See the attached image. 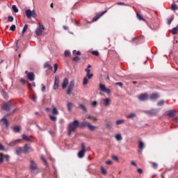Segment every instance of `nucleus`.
I'll return each mask as SVG.
<instances>
[{
  "label": "nucleus",
  "instance_id": "f257e3e1",
  "mask_svg": "<svg viewBox=\"0 0 178 178\" xmlns=\"http://www.w3.org/2000/svg\"><path fill=\"white\" fill-rule=\"evenodd\" d=\"M79 127H81V129H83L84 127H88L89 129V130H90V131H94V130H95V129H97V127L91 124V123H90L87 121H83V122H80Z\"/></svg>",
  "mask_w": 178,
  "mask_h": 178
},
{
  "label": "nucleus",
  "instance_id": "f03ea898",
  "mask_svg": "<svg viewBox=\"0 0 178 178\" xmlns=\"http://www.w3.org/2000/svg\"><path fill=\"white\" fill-rule=\"evenodd\" d=\"M29 168L31 170L35 173V175H37L40 172V169H38V166L37 165V163L33 160L30 161V165Z\"/></svg>",
  "mask_w": 178,
  "mask_h": 178
},
{
  "label": "nucleus",
  "instance_id": "7ed1b4c3",
  "mask_svg": "<svg viewBox=\"0 0 178 178\" xmlns=\"http://www.w3.org/2000/svg\"><path fill=\"white\" fill-rule=\"evenodd\" d=\"M79 124L80 122L79 120H75L68 124L67 129H69L70 131H74L77 129L78 126H80Z\"/></svg>",
  "mask_w": 178,
  "mask_h": 178
},
{
  "label": "nucleus",
  "instance_id": "20e7f679",
  "mask_svg": "<svg viewBox=\"0 0 178 178\" xmlns=\"http://www.w3.org/2000/svg\"><path fill=\"white\" fill-rule=\"evenodd\" d=\"M25 15L28 19H30L31 17H33L34 19H35V17H37V14L35 13V11L34 10H33L32 11L31 10L29 9L26 10Z\"/></svg>",
  "mask_w": 178,
  "mask_h": 178
},
{
  "label": "nucleus",
  "instance_id": "39448f33",
  "mask_svg": "<svg viewBox=\"0 0 178 178\" xmlns=\"http://www.w3.org/2000/svg\"><path fill=\"white\" fill-rule=\"evenodd\" d=\"M159 112V109H152L148 111H143V113H146V115H149V116H155L156 113Z\"/></svg>",
  "mask_w": 178,
  "mask_h": 178
},
{
  "label": "nucleus",
  "instance_id": "423d86ee",
  "mask_svg": "<svg viewBox=\"0 0 178 178\" xmlns=\"http://www.w3.org/2000/svg\"><path fill=\"white\" fill-rule=\"evenodd\" d=\"M39 27L36 29L35 30V34L36 35H41L42 34V31L45 30V27H44V25L38 23Z\"/></svg>",
  "mask_w": 178,
  "mask_h": 178
},
{
  "label": "nucleus",
  "instance_id": "0eeeda50",
  "mask_svg": "<svg viewBox=\"0 0 178 178\" xmlns=\"http://www.w3.org/2000/svg\"><path fill=\"white\" fill-rule=\"evenodd\" d=\"M73 90H74V81H71L67 90V95H72Z\"/></svg>",
  "mask_w": 178,
  "mask_h": 178
},
{
  "label": "nucleus",
  "instance_id": "6e6552de",
  "mask_svg": "<svg viewBox=\"0 0 178 178\" xmlns=\"http://www.w3.org/2000/svg\"><path fill=\"white\" fill-rule=\"evenodd\" d=\"M25 74H26L27 79L28 80H30V81H34V80H35V75L34 74V72L25 71Z\"/></svg>",
  "mask_w": 178,
  "mask_h": 178
},
{
  "label": "nucleus",
  "instance_id": "1a4fd4ad",
  "mask_svg": "<svg viewBox=\"0 0 178 178\" xmlns=\"http://www.w3.org/2000/svg\"><path fill=\"white\" fill-rule=\"evenodd\" d=\"M23 154H27V152H33V148H31V146L26 144L24 145V147L22 148Z\"/></svg>",
  "mask_w": 178,
  "mask_h": 178
},
{
  "label": "nucleus",
  "instance_id": "9d476101",
  "mask_svg": "<svg viewBox=\"0 0 178 178\" xmlns=\"http://www.w3.org/2000/svg\"><path fill=\"white\" fill-rule=\"evenodd\" d=\"M59 76H56L54 79V90H58L59 88Z\"/></svg>",
  "mask_w": 178,
  "mask_h": 178
},
{
  "label": "nucleus",
  "instance_id": "9b49d317",
  "mask_svg": "<svg viewBox=\"0 0 178 178\" xmlns=\"http://www.w3.org/2000/svg\"><path fill=\"white\" fill-rule=\"evenodd\" d=\"M11 106H12V104L10 102H7V103H5L1 108L3 111H6V112H9V111H10Z\"/></svg>",
  "mask_w": 178,
  "mask_h": 178
},
{
  "label": "nucleus",
  "instance_id": "f8f14e48",
  "mask_svg": "<svg viewBox=\"0 0 178 178\" xmlns=\"http://www.w3.org/2000/svg\"><path fill=\"white\" fill-rule=\"evenodd\" d=\"M106 12H108V10H106L105 11H103V12L97 14L95 17H93L92 22H97V20H98V19H99V17H102V16H104V15H105V13H106Z\"/></svg>",
  "mask_w": 178,
  "mask_h": 178
},
{
  "label": "nucleus",
  "instance_id": "ddd939ff",
  "mask_svg": "<svg viewBox=\"0 0 178 178\" xmlns=\"http://www.w3.org/2000/svg\"><path fill=\"white\" fill-rule=\"evenodd\" d=\"M138 99L139 101H141L143 102H144V101H147V99H148V94L147 93L141 94L140 95H139Z\"/></svg>",
  "mask_w": 178,
  "mask_h": 178
},
{
  "label": "nucleus",
  "instance_id": "4468645a",
  "mask_svg": "<svg viewBox=\"0 0 178 178\" xmlns=\"http://www.w3.org/2000/svg\"><path fill=\"white\" fill-rule=\"evenodd\" d=\"M68 84H69V79L67 78H65L62 83L63 90H65V88L67 87Z\"/></svg>",
  "mask_w": 178,
  "mask_h": 178
},
{
  "label": "nucleus",
  "instance_id": "2eb2a0df",
  "mask_svg": "<svg viewBox=\"0 0 178 178\" xmlns=\"http://www.w3.org/2000/svg\"><path fill=\"white\" fill-rule=\"evenodd\" d=\"M74 104L72 102H68L67 104V108L68 112H72V109H73Z\"/></svg>",
  "mask_w": 178,
  "mask_h": 178
},
{
  "label": "nucleus",
  "instance_id": "dca6fc26",
  "mask_svg": "<svg viewBox=\"0 0 178 178\" xmlns=\"http://www.w3.org/2000/svg\"><path fill=\"white\" fill-rule=\"evenodd\" d=\"M86 154V151L84 149H81L78 152V158H84V154Z\"/></svg>",
  "mask_w": 178,
  "mask_h": 178
},
{
  "label": "nucleus",
  "instance_id": "f3484780",
  "mask_svg": "<svg viewBox=\"0 0 178 178\" xmlns=\"http://www.w3.org/2000/svg\"><path fill=\"white\" fill-rule=\"evenodd\" d=\"M44 67L48 69V70H54L51 65L48 64V63H44Z\"/></svg>",
  "mask_w": 178,
  "mask_h": 178
},
{
  "label": "nucleus",
  "instance_id": "a211bd4d",
  "mask_svg": "<svg viewBox=\"0 0 178 178\" xmlns=\"http://www.w3.org/2000/svg\"><path fill=\"white\" fill-rule=\"evenodd\" d=\"M167 115L169 116V118H173V116H175V111L170 110L167 111Z\"/></svg>",
  "mask_w": 178,
  "mask_h": 178
},
{
  "label": "nucleus",
  "instance_id": "6ab92c4d",
  "mask_svg": "<svg viewBox=\"0 0 178 178\" xmlns=\"http://www.w3.org/2000/svg\"><path fill=\"white\" fill-rule=\"evenodd\" d=\"M136 116H137V115H136L135 113H131L129 115H126V118L127 119H133V118H136Z\"/></svg>",
  "mask_w": 178,
  "mask_h": 178
},
{
  "label": "nucleus",
  "instance_id": "aec40b11",
  "mask_svg": "<svg viewBox=\"0 0 178 178\" xmlns=\"http://www.w3.org/2000/svg\"><path fill=\"white\" fill-rule=\"evenodd\" d=\"M15 153L17 155H20L22 153L23 154V147H19L17 148V149L15 150Z\"/></svg>",
  "mask_w": 178,
  "mask_h": 178
},
{
  "label": "nucleus",
  "instance_id": "412c9836",
  "mask_svg": "<svg viewBox=\"0 0 178 178\" xmlns=\"http://www.w3.org/2000/svg\"><path fill=\"white\" fill-rule=\"evenodd\" d=\"M158 98H159V95L158 93H153L150 96V99H156Z\"/></svg>",
  "mask_w": 178,
  "mask_h": 178
},
{
  "label": "nucleus",
  "instance_id": "4be33fe9",
  "mask_svg": "<svg viewBox=\"0 0 178 178\" xmlns=\"http://www.w3.org/2000/svg\"><path fill=\"white\" fill-rule=\"evenodd\" d=\"M29 29V25L28 24H25L23 29H22V36L23 37V35H24V33H26V31H27V29Z\"/></svg>",
  "mask_w": 178,
  "mask_h": 178
},
{
  "label": "nucleus",
  "instance_id": "5701e85b",
  "mask_svg": "<svg viewBox=\"0 0 178 178\" xmlns=\"http://www.w3.org/2000/svg\"><path fill=\"white\" fill-rule=\"evenodd\" d=\"M13 131L14 133H19L20 131V127L19 126H15L13 128Z\"/></svg>",
  "mask_w": 178,
  "mask_h": 178
},
{
  "label": "nucleus",
  "instance_id": "b1692460",
  "mask_svg": "<svg viewBox=\"0 0 178 178\" xmlns=\"http://www.w3.org/2000/svg\"><path fill=\"white\" fill-rule=\"evenodd\" d=\"M0 122H3V124H5L6 127H8V119L3 118L0 120Z\"/></svg>",
  "mask_w": 178,
  "mask_h": 178
},
{
  "label": "nucleus",
  "instance_id": "393cba45",
  "mask_svg": "<svg viewBox=\"0 0 178 178\" xmlns=\"http://www.w3.org/2000/svg\"><path fill=\"white\" fill-rule=\"evenodd\" d=\"M106 89V86H105V85H104L102 83L99 84V90H100V91H102V92H104Z\"/></svg>",
  "mask_w": 178,
  "mask_h": 178
},
{
  "label": "nucleus",
  "instance_id": "a878e982",
  "mask_svg": "<svg viewBox=\"0 0 178 178\" xmlns=\"http://www.w3.org/2000/svg\"><path fill=\"white\" fill-rule=\"evenodd\" d=\"M115 140H117V141H122V140H123V138L122 137V135L120 134H118L115 136Z\"/></svg>",
  "mask_w": 178,
  "mask_h": 178
},
{
  "label": "nucleus",
  "instance_id": "bb28decb",
  "mask_svg": "<svg viewBox=\"0 0 178 178\" xmlns=\"http://www.w3.org/2000/svg\"><path fill=\"white\" fill-rule=\"evenodd\" d=\"M123 123H124V120L122 119V120H118L115 122V124L117 126H119V124H123Z\"/></svg>",
  "mask_w": 178,
  "mask_h": 178
},
{
  "label": "nucleus",
  "instance_id": "cd10ccee",
  "mask_svg": "<svg viewBox=\"0 0 178 178\" xmlns=\"http://www.w3.org/2000/svg\"><path fill=\"white\" fill-rule=\"evenodd\" d=\"M105 106H108L109 104H111V99H104Z\"/></svg>",
  "mask_w": 178,
  "mask_h": 178
},
{
  "label": "nucleus",
  "instance_id": "c85d7f7f",
  "mask_svg": "<svg viewBox=\"0 0 178 178\" xmlns=\"http://www.w3.org/2000/svg\"><path fill=\"white\" fill-rule=\"evenodd\" d=\"M22 140H25L26 141H28L29 143H31V140H30V138H29V137H27V136H26V134L22 135Z\"/></svg>",
  "mask_w": 178,
  "mask_h": 178
},
{
  "label": "nucleus",
  "instance_id": "c756f323",
  "mask_svg": "<svg viewBox=\"0 0 178 178\" xmlns=\"http://www.w3.org/2000/svg\"><path fill=\"white\" fill-rule=\"evenodd\" d=\"M52 113L53 115H59V111L56 107H54L52 109Z\"/></svg>",
  "mask_w": 178,
  "mask_h": 178
},
{
  "label": "nucleus",
  "instance_id": "7c9ffc66",
  "mask_svg": "<svg viewBox=\"0 0 178 178\" xmlns=\"http://www.w3.org/2000/svg\"><path fill=\"white\" fill-rule=\"evenodd\" d=\"M171 33L175 35L176 34H177L178 33V29L177 27H175L172 29Z\"/></svg>",
  "mask_w": 178,
  "mask_h": 178
},
{
  "label": "nucleus",
  "instance_id": "2f4dec72",
  "mask_svg": "<svg viewBox=\"0 0 178 178\" xmlns=\"http://www.w3.org/2000/svg\"><path fill=\"white\" fill-rule=\"evenodd\" d=\"M49 118H50V120H51V122H56V120H57V118L56 116L49 115Z\"/></svg>",
  "mask_w": 178,
  "mask_h": 178
},
{
  "label": "nucleus",
  "instance_id": "473e14b6",
  "mask_svg": "<svg viewBox=\"0 0 178 178\" xmlns=\"http://www.w3.org/2000/svg\"><path fill=\"white\" fill-rule=\"evenodd\" d=\"M40 159H42L44 163V165L48 168V166H49V165L48 164V161H47V160L45 159V158H44L42 156H40Z\"/></svg>",
  "mask_w": 178,
  "mask_h": 178
},
{
  "label": "nucleus",
  "instance_id": "72a5a7b5",
  "mask_svg": "<svg viewBox=\"0 0 178 178\" xmlns=\"http://www.w3.org/2000/svg\"><path fill=\"white\" fill-rule=\"evenodd\" d=\"M12 9L13 12H15V13H17V12H19V9L17 8V7H16V5H13L12 6Z\"/></svg>",
  "mask_w": 178,
  "mask_h": 178
},
{
  "label": "nucleus",
  "instance_id": "f704fd0d",
  "mask_svg": "<svg viewBox=\"0 0 178 178\" xmlns=\"http://www.w3.org/2000/svg\"><path fill=\"white\" fill-rule=\"evenodd\" d=\"M83 84L87 86L88 84V79L87 77L83 78Z\"/></svg>",
  "mask_w": 178,
  "mask_h": 178
},
{
  "label": "nucleus",
  "instance_id": "c9c22d12",
  "mask_svg": "<svg viewBox=\"0 0 178 178\" xmlns=\"http://www.w3.org/2000/svg\"><path fill=\"white\" fill-rule=\"evenodd\" d=\"M163 105H165V101L163 100H161L157 103L158 106H163Z\"/></svg>",
  "mask_w": 178,
  "mask_h": 178
},
{
  "label": "nucleus",
  "instance_id": "e433bc0d",
  "mask_svg": "<svg viewBox=\"0 0 178 178\" xmlns=\"http://www.w3.org/2000/svg\"><path fill=\"white\" fill-rule=\"evenodd\" d=\"M138 147H139L140 149H143L144 148V142L140 141Z\"/></svg>",
  "mask_w": 178,
  "mask_h": 178
},
{
  "label": "nucleus",
  "instance_id": "4c0bfd02",
  "mask_svg": "<svg viewBox=\"0 0 178 178\" xmlns=\"http://www.w3.org/2000/svg\"><path fill=\"white\" fill-rule=\"evenodd\" d=\"M173 17H170V18L168 19L167 24L170 25L172 24V22H173Z\"/></svg>",
  "mask_w": 178,
  "mask_h": 178
},
{
  "label": "nucleus",
  "instance_id": "58836bf2",
  "mask_svg": "<svg viewBox=\"0 0 178 178\" xmlns=\"http://www.w3.org/2000/svg\"><path fill=\"white\" fill-rule=\"evenodd\" d=\"M79 108H80V109H81L82 111H83V112H86V111H87V108H86V106H84V105H83V104H80V105H79Z\"/></svg>",
  "mask_w": 178,
  "mask_h": 178
},
{
  "label": "nucleus",
  "instance_id": "ea45409f",
  "mask_svg": "<svg viewBox=\"0 0 178 178\" xmlns=\"http://www.w3.org/2000/svg\"><path fill=\"white\" fill-rule=\"evenodd\" d=\"M94 74L92 73L86 74V77L88 79V80L91 79L92 78Z\"/></svg>",
  "mask_w": 178,
  "mask_h": 178
},
{
  "label": "nucleus",
  "instance_id": "a19ab883",
  "mask_svg": "<svg viewBox=\"0 0 178 178\" xmlns=\"http://www.w3.org/2000/svg\"><path fill=\"white\" fill-rule=\"evenodd\" d=\"M177 8H178V7L176 4H172L171 5V9L172 10H177Z\"/></svg>",
  "mask_w": 178,
  "mask_h": 178
},
{
  "label": "nucleus",
  "instance_id": "79ce46f5",
  "mask_svg": "<svg viewBox=\"0 0 178 178\" xmlns=\"http://www.w3.org/2000/svg\"><path fill=\"white\" fill-rule=\"evenodd\" d=\"M101 171L102 175H106V170L103 166L101 167Z\"/></svg>",
  "mask_w": 178,
  "mask_h": 178
},
{
  "label": "nucleus",
  "instance_id": "37998d69",
  "mask_svg": "<svg viewBox=\"0 0 178 178\" xmlns=\"http://www.w3.org/2000/svg\"><path fill=\"white\" fill-rule=\"evenodd\" d=\"M111 158L113 161H116V162L119 161V158L118 156L113 155Z\"/></svg>",
  "mask_w": 178,
  "mask_h": 178
},
{
  "label": "nucleus",
  "instance_id": "c03bdc74",
  "mask_svg": "<svg viewBox=\"0 0 178 178\" xmlns=\"http://www.w3.org/2000/svg\"><path fill=\"white\" fill-rule=\"evenodd\" d=\"M136 16L138 20H144V18H143V17H141V15L138 13H136Z\"/></svg>",
  "mask_w": 178,
  "mask_h": 178
},
{
  "label": "nucleus",
  "instance_id": "a18cd8bd",
  "mask_svg": "<svg viewBox=\"0 0 178 178\" xmlns=\"http://www.w3.org/2000/svg\"><path fill=\"white\" fill-rule=\"evenodd\" d=\"M64 55H65V56H69V55H70V51L65 50L64 52Z\"/></svg>",
  "mask_w": 178,
  "mask_h": 178
},
{
  "label": "nucleus",
  "instance_id": "49530a36",
  "mask_svg": "<svg viewBox=\"0 0 178 178\" xmlns=\"http://www.w3.org/2000/svg\"><path fill=\"white\" fill-rule=\"evenodd\" d=\"M92 54L95 55L96 56H99V52H98V51H92Z\"/></svg>",
  "mask_w": 178,
  "mask_h": 178
},
{
  "label": "nucleus",
  "instance_id": "de8ad7c7",
  "mask_svg": "<svg viewBox=\"0 0 178 178\" xmlns=\"http://www.w3.org/2000/svg\"><path fill=\"white\" fill-rule=\"evenodd\" d=\"M3 162V154L0 153V163H2Z\"/></svg>",
  "mask_w": 178,
  "mask_h": 178
},
{
  "label": "nucleus",
  "instance_id": "09e8293b",
  "mask_svg": "<svg viewBox=\"0 0 178 178\" xmlns=\"http://www.w3.org/2000/svg\"><path fill=\"white\" fill-rule=\"evenodd\" d=\"M10 30L11 31H15V30H16V25H12L10 27Z\"/></svg>",
  "mask_w": 178,
  "mask_h": 178
},
{
  "label": "nucleus",
  "instance_id": "8fccbe9b",
  "mask_svg": "<svg viewBox=\"0 0 178 178\" xmlns=\"http://www.w3.org/2000/svg\"><path fill=\"white\" fill-rule=\"evenodd\" d=\"M72 60H74V62H77V60H80V57L79 56H75L72 58Z\"/></svg>",
  "mask_w": 178,
  "mask_h": 178
},
{
  "label": "nucleus",
  "instance_id": "3c124183",
  "mask_svg": "<svg viewBox=\"0 0 178 178\" xmlns=\"http://www.w3.org/2000/svg\"><path fill=\"white\" fill-rule=\"evenodd\" d=\"M8 22H9L10 23H12V22H13V17L12 16H8Z\"/></svg>",
  "mask_w": 178,
  "mask_h": 178
},
{
  "label": "nucleus",
  "instance_id": "603ef678",
  "mask_svg": "<svg viewBox=\"0 0 178 178\" xmlns=\"http://www.w3.org/2000/svg\"><path fill=\"white\" fill-rule=\"evenodd\" d=\"M32 100L33 101V102H37V95H33L32 96Z\"/></svg>",
  "mask_w": 178,
  "mask_h": 178
},
{
  "label": "nucleus",
  "instance_id": "864d4df0",
  "mask_svg": "<svg viewBox=\"0 0 178 178\" xmlns=\"http://www.w3.org/2000/svg\"><path fill=\"white\" fill-rule=\"evenodd\" d=\"M54 73H56V71L58 70V63H55L54 65Z\"/></svg>",
  "mask_w": 178,
  "mask_h": 178
},
{
  "label": "nucleus",
  "instance_id": "5fc2aeb1",
  "mask_svg": "<svg viewBox=\"0 0 178 178\" xmlns=\"http://www.w3.org/2000/svg\"><path fill=\"white\" fill-rule=\"evenodd\" d=\"M72 54H76V55H81V52H80V51H76V50H74Z\"/></svg>",
  "mask_w": 178,
  "mask_h": 178
},
{
  "label": "nucleus",
  "instance_id": "6e6d98bb",
  "mask_svg": "<svg viewBox=\"0 0 178 178\" xmlns=\"http://www.w3.org/2000/svg\"><path fill=\"white\" fill-rule=\"evenodd\" d=\"M3 158H5V159L7 161V162H9V155L6 154V155H3Z\"/></svg>",
  "mask_w": 178,
  "mask_h": 178
},
{
  "label": "nucleus",
  "instance_id": "4d7b16f0",
  "mask_svg": "<svg viewBox=\"0 0 178 178\" xmlns=\"http://www.w3.org/2000/svg\"><path fill=\"white\" fill-rule=\"evenodd\" d=\"M152 167L154 168V169H156L158 168V163H152Z\"/></svg>",
  "mask_w": 178,
  "mask_h": 178
},
{
  "label": "nucleus",
  "instance_id": "13d9d810",
  "mask_svg": "<svg viewBox=\"0 0 178 178\" xmlns=\"http://www.w3.org/2000/svg\"><path fill=\"white\" fill-rule=\"evenodd\" d=\"M115 86H119L120 87H123V84L122 83V82L115 83Z\"/></svg>",
  "mask_w": 178,
  "mask_h": 178
},
{
  "label": "nucleus",
  "instance_id": "bf43d9fd",
  "mask_svg": "<svg viewBox=\"0 0 178 178\" xmlns=\"http://www.w3.org/2000/svg\"><path fill=\"white\" fill-rule=\"evenodd\" d=\"M45 92V85L44 83L42 84V92Z\"/></svg>",
  "mask_w": 178,
  "mask_h": 178
},
{
  "label": "nucleus",
  "instance_id": "052dcab7",
  "mask_svg": "<svg viewBox=\"0 0 178 178\" xmlns=\"http://www.w3.org/2000/svg\"><path fill=\"white\" fill-rule=\"evenodd\" d=\"M81 149H83V151L86 152V145H84V143H81Z\"/></svg>",
  "mask_w": 178,
  "mask_h": 178
},
{
  "label": "nucleus",
  "instance_id": "680f3d73",
  "mask_svg": "<svg viewBox=\"0 0 178 178\" xmlns=\"http://www.w3.org/2000/svg\"><path fill=\"white\" fill-rule=\"evenodd\" d=\"M104 92H106V94H111V90L106 89L104 91Z\"/></svg>",
  "mask_w": 178,
  "mask_h": 178
},
{
  "label": "nucleus",
  "instance_id": "e2e57ef3",
  "mask_svg": "<svg viewBox=\"0 0 178 178\" xmlns=\"http://www.w3.org/2000/svg\"><path fill=\"white\" fill-rule=\"evenodd\" d=\"M106 127H107V129H111L112 126H111V124L107 123L106 124Z\"/></svg>",
  "mask_w": 178,
  "mask_h": 178
},
{
  "label": "nucleus",
  "instance_id": "0e129e2a",
  "mask_svg": "<svg viewBox=\"0 0 178 178\" xmlns=\"http://www.w3.org/2000/svg\"><path fill=\"white\" fill-rule=\"evenodd\" d=\"M85 72H86V74H89L90 72V68H86V69H85Z\"/></svg>",
  "mask_w": 178,
  "mask_h": 178
},
{
  "label": "nucleus",
  "instance_id": "69168bd1",
  "mask_svg": "<svg viewBox=\"0 0 178 178\" xmlns=\"http://www.w3.org/2000/svg\"><path fill=\"white\" fill-rule=\"evenodd\" d=\"M117 5H124V2L119 1L116 3Z\"/></svg>",
  "mask_w": 178,
  "mask_h": 178
},
{
  "label": "nucleus",
  "instance_id": "338daca9",
  "mask_svg": "<svg viewBox=\"0 0 178 178\" xmlns=\"http://www.w3.org/2000/svg\"><path fill=\"white\" fill-rule=\"evenodd\" d=\"M97 103L95 101L92 103V106H97Z\"/></svg>",
  "mask_w": 178,
  "mask_h": 178
},
{
  "label": "nucleus",
  "instance_id": "774afa93",
  "mask_svg": "<svg viewBox=\"0 0 178 178\" xmlns=\"http://www.w3.org/2000/svg\"><path fill=\"white\" fill-rule=\"evenodd\" d=\"M138 173H143V169H141V168H138Z\"/></svg>",
  "mask_w": 178,
  "mask_h": 178
}]
</instances>
